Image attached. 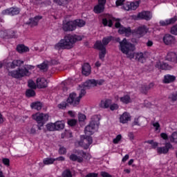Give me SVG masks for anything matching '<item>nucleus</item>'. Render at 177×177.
<instances>
[{"mask_svg": "<svg viewBox=\"0 0 177 177\" xmlns=\"http://www.w3.org/2000/svg\"><path fill=\"white\" fill-rule=\"evenodd\" d=\"M152 15L150 11H143L138 15V19H140L141 20H147L149 21L151 19Z\"/></svg>", "mask_w": 177, "mask_h": 177, "instance_id": "15", "label": "nucleus"}, {"mask_svg": "<svg viewBox=\"0 0 177 177\" xmlns=\"http://www.w3.org/2000/svg\"><path fill=\"white\" fill-rule=\"evenodd\" d=\"M55 3H57L59 6H64V5H67L70 0H53Z\"/></svg>", "mask_w": 177, "mask_h": 177, "instance_id": "41", "label": "nucleus"}, {"mask_svg": "<svg viewBox=\"0 0 177 177\" xmlns=\"http://www.w3.org/2000/svg\"><path fill=\"white\" fill-rule=\"evenodd\" d=\"M59 154H66L67 153V149L65 147H61L59 149Z\"/></svg>", "mask_w": 177, "mask_h": 177, "instance_id": "61", "label": "nucleus"}, {"mask_svg": "<svg viewBox=\"0 0 177 177\" xmlns=\"http://www.w3.org/2000/svg\"><path fill=\"white\" fill-rule=\"evenodd\" d=\"M100 118L99 115H95L91 117L90 123L85 127L84 132L86 135H93L96 127H99L100 124Z\"/></svg>", "mask_w": 177, "mask_h": 177, "instance_id": "4", "label": "nucleus"}, {"mask_svg": "<svg viewBox=\"0 0 177 177\" xmlns=\"http://www.w3.org/2000/svg\"><path fill=\"white\" fill-rule=\"evenodd\" d=\"M170 32L174 35H177V25H175L173 27H171Z\"/></svg>", "mask_w": 177, "mask_h": 177, "instance_id": "55", "label": "nucleus"}, {"mask_svg": "<svg viewBox=\"0 0 177 177\" xmlns=\"http://www.w3.org/2000/svg\"><path fill=\"white\" fill-rule=\"evenodd\" d=\"M126 49L127 50H125V48L123 47L122 50V53L126 55L127 59H130V60H132V59H136V60H138V62H141V63H143V61L145 60V54H143V53H135L136 49L135 45L127 44Z\"/></svg>", "mask_w": 177, "mask_h": 177, "instance_id": "2", "label": "nucleus"}, {"mask_svg": "<svg viewBox=\"0 0 177 177\" xmlns=\"http://www.w3.org/2000/svg\"><path fill=\"white\" fill-rule=\"evenodd\" d=\"M84 88L86 89H91V88H93V86H96V80L91 79L87 80L86 82L83 84Z\"/></svg>", "mask_w": 177, "mask_h": 177, "instance_id": "25", "label": "nucleus"}, {"mask_svg": "<svg viewBox=\"0 0 177 177\" xmlns=\"http://www.w3.org/2000/svg\"><path fill=\"white\" fill-rule=\"evenodd\" d=\"M93 142L92 137L86 136L79 141V145L86 150L87 149H89V146L92 145Z\"/></svg>", "mask_w": 177, "mask_h": 177, "instance_id": "8", "label": "nucleus"}, {"mask_svg": "<svg viewBox=\"0 0 177 177\" xmlns=\"http://www.w3.org/2000/svg\"><path fill=\"white\" fill-rule=\"evenodd\" d=\"M30 106L32 109H35V110L39 111L41 109H42V103L40 102H32L30 104Z\"/></svg>", "mask_w": 177, "mask_h": 177, "instance_id": "34", "label": "nucleus"}, {"mask_svg": "<svg viewBox=\"0 0 177 177\" xmlns=\"http://www.w3.org/2000/svg\"><path fill=\"white\" fill-rule=\"evenodd\" d=\"M62 30H64V31H74V30H75V24H74V21L63 22Z\"/></svg>", "mask_w": 177, "mask_h": 177, "instance_id": "11", "label": "nucleus"}, {"mask_svg": "<svg viewBox=\"0 0 177 177\" xmlns=\"http://www.w3.org/2000/svg\"><path fill=\"white\" fill-rule=\"evenodd\" d=\"M171 149H173L172 144L170 142H165L164 147H158L156 150L158 154H168V152Z\"/></svg>", "mask_w": 177, "mask_h": 177, "instance_id": "10", "label": "nucleus"}, {"mask_svg": "<svg viewBox=\"0 0 177 177\" xmlns=\"http://www.w3.org/2000/svg\"><path fill=\"white\" fill-rule=\"evenodd\" d=\"M163 41L165 45H171L175 42V37L167 34L163 37Z\"/></svg>", "mask_w": 177, "mask_h": 177, "instance_id": "21", "label": "nucleus"}, {"mask_svg": "<svg viewBox=\"0 0 177 177\" xmlns=\"http://www.w3.org/2000/svg\"><path fill=\"white\" fill-rule=\"evenodd\" d=\"M139 7V2L127 3L123 7L122 9L124 10H136Z\"/></svg>", "mask_w": 177, "mask_h": 177, "instance_id": "13", "label": "nucleus"}, {"mask_svg": "<svg viewBox=\"0 0 177 177\" xmlns=\"http://www.w3.org/2000/svg\"><path fill=\"white\" fill-rule=\"evenodd\" d=\"M48 131H56V126L55 123H48L46 124Z\"/></svg>", "mask_w": 177, "mask_h": 177, "instance_id": "44", "label": "nucleus"}, {"mask_svg": "<svg viewBox=\"0 0 177 177\" xmlns=\"http://www.w3.org/2000/svg\"><path fill=\"white\" fill-rule=\"evenodd\" d=\"M120 122L122 124H127L128 121H131V115L129 113L124 112L121 116H120Z\"/></svg>", "mask_w": 177, "mask_h": 177, "instance_id": "27", "label": "nucleus"}, {"mask_svg": "<svg viewBox=\"0 0 177 177\" xmlns=\"http://www.w3.org/2000/svg\"><path fill=\"white\" fill-rule=\"evenodd\" d=\"M66 102L67 103H69L71 106H73V107H77V106L80 105L81 100L80 97L77 96V93H71L69 94V96L66 100Z\"/></svg>", "mask_w": 177, "mask_h": 177, "instance_id": "7", "label": "nucleus"}, {"mask_svg": "<svg viewBox=\"0 0 177 177\" xmlns=\"http://www.w3.org/2000/svg\"><path fill=\"white\" fill-rule=\"evenodd\" d=\"M26 95L27 97H34L35 96V91L32 88L28 89L26 91Z\"/></svg>", "mask_w": 177, "mask_h": 177, "instance_id": "40", "label": "nucleus"}, {"mask_svg": "<svg viewBox=\"0 0 177 177\" xmlns=\"http://www.w3.org/2000/svg\"><path fill=\"white\" fill-rule=\"evenodd\" d=\"M77 153V155L74 153L70 155L69 159L71 161H77V162H79L80 164H81V162H84V158L86 157V152L84 151H78Z\"/></svg>", "mask_w": 177, "mask_h": 177, "instance_id": "6", "label": "nucleus"}, {"mask_svg": "<svg viewBox=\"0 0 177 177\" xmlns=\"http://www.w3.org/2000/svg\"><path fill=\"white\" fill-rule=\"evenodd\" d=\"M1 38H9V35L8 30H1L0 32Z\"/></svg>", "mask_w": 177, "mask_h": 177, "instance_id": "49", "label": "nucleus"}, {"mask_svg": "<svg viewBox=\"0 0 177 177\" xmlns=\"http://www.w3.org/2000/svg\"><path fill=\"white\" fill-rule=\"evenodd\" d=\"M136 32L137 34H138V35L143 37V35H145V34H147V28H146V26L139 27L137 29Z\"/></svg>", "mask_w": 177, "mask_h": 177, "instance_id": "32", "label": "nucleus"}, {"mask_svg": "<svg viewBox=\"0 0 177 177\" xmlns=\"http://www.w3.org/2000/svg\"><path fill=\"white\" fill-rule=\"evenodd\" d=\"M37 88L42 89V88H46L48 86V82L46 81V79H45L44 77L37 78Z\"/></svg>", "mask_w": 177, "mask_h": 177, "instance_id": "22", "label": "nucleus"}, {"mask_svg": "<svg viewBox=\"0 0 177 177\" xmlns=\"http://www.w3.org/2000/svg\"><path fill=\"white\" fill-rule=\"evenodd\" d=\"M120 102H122V103H124V104H128L129 103H131L132 100H131V97L127 95L120 97Z\"/></svg>", "mask_w": 177, "mask_h": 177, "instance_id": "37", "label": "nucleus"}, {"mask_svg": "<svg viewBox=\"0 0 177 177\" xmlns=\"http://www.w3.org/2000/svg\"><path fill=\"white\" fill-rule=\"evenodd\" d=\"M116 42H119V44H120L119 49L120 51H122V53L123 48L125 50H127V48L128 45H132V43L128 42V41L125 38L123 39L122 41H121V39H120V37H118V38H116Z\"/></svg>", "mask_w": 177, "mask_h": 177, "instance_id": "14", "label": "nucleus"}, {"mask_svg": "<svg viewBox=\"0 0 177 177\" xmlns=\"http://www.w3.org/2000/svg\"><path fill=\"white\" fill-rule=\"evenodd\" d=\"M104 83V80H95V86H97V85H103Z\"/></svg>", "mask_w": 177, "mask_h": 177, "instance_id": "63", "label": "nucleus"}, {"mask_svg": "<svg viewBox=\"0 0 177 177\" xmlns=\"http://www.w3.org/2000/svg\"><path fill=\"white\" fill-rule=\"evenodd\" d=\"M176 21H177V16H174L173 18H171L169 19H166L165 21H160L159 24L162 27H165L171 24H175V23H176Z\"/></svg>", "mask_w": 177, "mask_h": 177, "instance_id": "16", "label": "nucleus"}, {"mask_svg": "<svg viewBox=\"0 0 177 177\" xmlns=\"http://www.w3.org/2000/svg\"><path fill=\"white\" fill-rule=\"evenodd\" d=\"M110 110L111 111H114V110H118V104H113L110 106Z\"/></svg>", "mask_w": 177, "mask_h": 177, "instance_id": "59", "label": "nucleus"}, {"mask_svg": "<svg viewBox=\"0 0 177 177\" xmlns=\"http://www.w3.org/2000/svg\"><path fill=\"white\" fill-rule=\"evenodd\" d=\"M70 106V104L67 102H62L57 105L58 109L61 110H66L67 107Z\"/></svg>", "mask_w": 177, "mask_h": 177, "instance_id": "39", "label": "nucleus"}, {"mask_svg": "<svg viewBox=\"0 0 177 177\" xmlns=\"http://www.w3.org/2000/svg\"><path fill=\"white\" fill-rule=\"evenodd\" d=\"M85 95H86V90L85 88H82L80 91L78 97L81 100L82 97H84V96H85Z\"/></svg>", "mask_w": 177, "mask_h": 177, "instance_id": "54", "label": "nucleus"}, {"mask_svg": "<svg viewBox=\"0 0 177 177\" xmlns=\"http://www.w3.org/2000/svg\"><path fill=\"white\" fill-rule=\"evenodd\" d=\"M94 46L96 49H98V50H101L99 54V57L100 60H103L104 56H106V46H104L100 41H97Z\"/></svg>", "mask_w": 177, "mask_h": 177, "instance_id": "9", "label": "nucleus"}, {"mask_svg": "<svg viewBox=\"0 0 177 177\" xmlns=\"http://www.w3.org/2000/svg\"><path fill=\"white\" fill-rule=\"evenodd\" d=\"M79 121L83 122L85 121V119L86 118V116L82 113H80L78 115Z\"/></svg>", "mask_w": 177, "mask_h": 177, "instance_id": "58", "label": "nucleus"}, {"mask_svg": "<svg viewBox=\"0 0 177 177\" xmlns=\"http://www.w3.org/2000/svg\"><path fill=\"white\" fill-rule=\"evenodd\" d=\"M121 139H122V136H121V134H119L116 136L115 138L113 139V142L114 143V145H117L118 142L121 140Z\"/></svg>", "mask_w": 177, "mask_h": 177, "instance_id": "53", "label": "nucleus"}, {"mask_svg": "<svg viewBox=\"0 0 177 177\" xmlns=\"http://www.w3.org/2000/svg\"><path fill=\"white\" fill-rule=\"evenodd\" d=\"M110 104H111V100H105L101 101L100 106L102 109H109Z\"/></svg>", "mask_w": 177, "mask_h": 177, "instance_id": "31", "label": "nucleus"}, {"mask_svg": "<svg viewBox=\"0 0 177 177\" xmlns=\"http://www.w3.org/2000/svg\"><path fill=\"white\" fill-rule=\"evenodd\" d=\"M34 68V66L31 65H27L24 68H19L17 70L9 71L8 69V77H12V78H15L16 80H21L24 77H28L31 73L28 70Z\"/></svg>", "mask_w": 177, "mask_h": 177, "instance_id": "3", "label": "nucleus"}, {"mask_svg": "<svg viewBox=\"0 0 177 177\" xmlns=\"http://www.w3.org/2000/svg\"><path fill=\"white\" fill-rule=\"evenodd\" d=\"M32 120L37 122V128L41 131V128L45 125V123L49 120V115L45 113H35L32 115Z\"/></svg>", "mask_w": 177, "mask_h": 177, "instance_id": "5", "label": "nucleus"}, {"mask_svg": "<svg viewBox=\"0 0 177 177\" xmlns=\"http://www.w3.org/2000/svg\"><path fill=\"white\" fill-rule=\"evenodd\" d=\"M145 121H146V119H145V118L139 117L138 118L135 119L133 125H138L139 127H140V125H142V124H143Z\"/></svg>", "mask_w": 177, "mask_h": 177, "instance_id": "35", "label": "nucleus"}, {"mask_svg": "<svg viewBox=\"0 0 177 177\" xmlns=\"http://www.w3.org/2000/svg\"><path fill=\"white\" fill-rule=\"evenodd\" d=\"M169 99H170L172 102H176L177 100V92L174 94H171L169 95Z\"/></svg>", "mask_w": 177, "mask_h": 177, "instance_id": "56", "label": "nucleus"}, {"mask_svg": "<svg viewBox=\"0 0 177 177\" xmlns=\"http://www.w3.org/2000/svg\"><path fill=\"white\" fill-rule=\"evenodd\" d=\"M28 86L30 88V89H37V84H35V82L32 80L28 82Z\"/></svg>", "mask_w": 177, "mask_h": 177, "instance_id": "46", "label": "nucleus"}, {"mask_svg": "<svg viewBox=\"0 0 177 177\" xmlns=\"http://www.w3.org/2000/svg\"><path fill=\"white\" fill-rule=\"evenodd\" d=\"M169 139L171 143H177V132H174L169 137Z\"/></svg>", "mask_w": 177, "mask_h": 177, "instance_id": "42", "label": "nucleus"}, {"mask_svg": "<svg viewBox=\"0 0 177 177\" xmlns=\"http://www.w3.org/2000/svg\"><path fill=\"white\" fill-rule=\"evenodd\" d=\"M160 137L162 139H164V140H167V139H169V138H168V135L165 133H160Z\"/></svg>", "mask_w": 177, "mask_h": 177, "instance_id": "62", "label": "nucleus"}, {"mask_svg": "<svg viewBox=\"0 0 177 177\" xmlns=\"http://www.w3.org/2000/svg\"><path fill=\"white\" fill-rule=\"evenodd\" d=\"M118 32L119 34H125L126 35H129L131 34V28L120 26L118 30Z\"/></svg>", "mask_w": 177, "mask_h": 177, "instance_id": "29", "label": "nucleus"}, {"mask_svg": "<svg viewBox=\"0 0 177 177\" xmlns=\"http://www.w3.org/2000/svg\"><path fill=\"white\" fill-rule=\"evenodd\" d=\"M20 13V9L18 8H10L2 11V15H8L9 16H15Z\"/></svg>", "mask_w": 177, "mask_h": 177, "instance_id": "12", "label": "nucleus"}, {"mask_svg": "<svg viewBox=\"0 0 177 177\" xmlns=\"http://www.w3.org/2000/svg\"><path fill=\"white\" fill-rule=\"evenodd\" d=\"M124 2H125V0H117L115 2V5L117 7L122 6V5H124Z\"/></svg>", "mask_w": 177, "mask_h": 177, "instance_id": "60", "label": "nucleus"}, {"mask_svg": "<svg viewBox=\"0 0 177 177\" xmlns=\"http://www.w3.org/2000/svg\"><path fill=\"white\" fill-rule=\"evenodd\" d=\"M42 19L41 16H36L34 18H30L28 21L26 22V24L30 26V27H35L38 26V21Z\"/></svg>", "mask_w": 177, "mask_h": 177, "instance_id": "19", "label": "nucleus"}, {"mask_svg": "<svg viewBox=\"0 0 177 177\" xmlns=\"http://www.w3.org/2000/svg\"><path fill=\"white\" fill-rule=\"evenodd\" d=\"M77 41H82V37L78 35H67L63 39L55 45V49L60 50L62 49H73Z\"/></svg>", "mask_w": 177, "mask_h": 177, "instance_id": "1", "label": "nucleus"}, {"mask_svg": "<svg viewBox=\"0 0 177 177\" xmlns=\"http://www.w3.org/2000/svg\"><path fill=\"white\" fill-rule=\"evenodd\" d=\"M21 64H24V62L20 59H15L12 62L8 63V68H16V67H20Z\"/></svg>", "mask_w": 177, "mask_h": 177, "instance_id": "18", "label": "nucleus"}, {"mask_svg": "<svg viewBox=\"0 0 177 177\" xmlns=\"http://www.w3.org/2000/svg\"><path fill=\"white\" fill-rule=\"evenodd\" d=\"M63 177H73V174H71V171L70 169H66L62 173Z\"/></svg>", "mask_w": 177, "mask_h": 177, "instance_id": "47", "label": "nucleus"}, {"mask_svg": "<svg viewBox=\"0 0 177 177\" xmlns=\"http://www.w3.org/2000/svg\"><path fill=\"white\" fill-rule=\"evenodd\" d=\"M156 68H159V70H171L172 68L171 66H169L167 63L157 62L156 64Z\"/></svg>", "mask_w": 177, "mask_h": 177, "instance_id": "26", "label": "nucleus"}, {"mask_svg": "<svg viewBox=\"0 0 177 177\" xmlns=\"http://www.w3.org/2000/svg\"><path fill=\"white\" fill-rule=\"evenodd\" d=\"M113 39V37L111 36H109V37H104L102 39V45L104 46H106V45H109V44L110 43V41H111V39Z\"/></svg>", "mask_w": 177, "mask_h": 177, "instance_id": "43", "label": "nucleus"}, {"mask_svg": "<svg viewBox=\"0 0 177 177\" xmlns=\"http://www.w3.org/2000/svg\"><path fill=\"white\" fill-rule=\"evenodd\" d=\"M148 91H149V86H147V85L144 84L141 86L140 92L142 93H144V95H147Z\"/></svg>", "mask_w": 177, "mask_h": 177, "instance_id": "45", "label": "nucleus"}, {"mask_svg": "<svg viewBox=\"0 0 177 177\" xmlns=\"http://www.w3.org/2000/svg\"><path fill=\"white\" fill-rule=\"evenodd\" d=\"M175 81H176V77L172 75H166L162 80L163 84H171V82H175Z\"/></svg>", "mask_w": 177, "mask_h": 177, "instance_id": "24", "label": "nucleus"}, {"mask_svg": "<svg viewBox=\"0 0 177 177\" xmlns=\"http://www.w3.org/2000/svg\"><path fill=\"white\" fill-rule=\"evenodd\" d=\"M91 65L89 64L86 63L84 64V65L82 67V73L83 75H85V77H88V75H91Z\"/></svg>", "mask_w": 177, "mask_h": 177, "instance_id": "23", "label": "nucleus"}, {"mask_svg": "<svg viewBox=\"0 0 177 177\" xmlns=\"http://www.w3.org/2000/svg\"><path fill=\"white\" fill-rule=\"evenodd\" d=\"M2 161L3 164H4V165H6V167H9L10 165V160H9V158H3Z\"/></svg>", "mask_w": 177, "mask_h": 177, "instance_id": "57", "label": "nucleus"}, {"mask_svg": "<svg viewBox=\"0 0 177 177\" xmlns=\"http://www.w3.org/2000/svg\"><path fill=\"white\" fill-rule=\"evenodd\" d=\"M8 32V38H17V35H16V32L15 30H9Z\"/></svg>", "mask_w": 177, "mask_h": 177, "instance_id": "48", "label": "nucleus"}, {"mask_svg": "<svg viewBox=\"0 0 177 177\" xmlns=\"http://www.w3.org/2000/svg\"><path fill=\"white\" fill-rule=\"evenodd\" d=\"M152 125L155 128V131H158V132L161 131L160 123L158 122H152Z\"/></svg>", "mask_w": 177, "mask_h": 177, "instance_id": "50", "label": "nucleus"}, {"mask_svg": "<svg viewBox=\"0 0 177 177\" xmlns=\"http://www.w3.org/2000/svg\"><path fill=\"white\" fill-rule=\"evenodd\" d=\"M100 174L102 177H112L111 175L106 171H102Z\"/></svg>", "mask_w": 177, "mask_h": 177, "instance_id": "64", "label": "nucleus"}, {"mask_svg": "<svg viewBox=\"0 0 177 177\" xmlns=\"http://www.w3.org/2000/svg\"><path fill=\"white\" fill-rule=\"evenodd\" d=\"M55 131H60V129H64V123L62 121H57L55 122Z\"/></svg>", "mask_w": 177, "mask_h": 177, "instance_id": "36", "label": "nucleus"}, {"mask_svg": "<svg viewBox=\"0 0 177 177\" xmlns=\"http://www.w3.org/2000/svg\"><path fill=\"white\" fill-rule=\"evenodd\" d=\"M17 50L19 52V53H24L26 52H28L30 49L28 47L24 46V44H21L17 46Z\"/></svg>", "mask_w": 177, "mask_h": 177, "instance_id": "30", "label": "nucleus"}, {"mask_svg": "<svg viewBox=\"0 0 177 177\" xmlns=\"http://www.w3.org/2000/svg\"><path fill=\"white\" fill-rule=\"evenodd\" d=\"M77 120L75 119H71L69 120H68V125H69L70 127H75L77 125Z\"/></svg>", "mask_w": 177, "mask_h": 177, "instance_id": "51", "label": "nucleus"}, {"mask_svg": "<svg viewBox=\"0 0 177 177\" xmlns=\"http://www.w3.org/2000/svg\"><path fill=\"white\" fill-rule=\"evenodd\" d=\"M37 67L40 68V70H44V71H48V64L45 63H42L40 65H38Z\"/></svg>", "mask_w": 177, "mask_h": 177, "instance_id": "52", "label": "nucleus"}, {"mask_svg": "<svg viewBox=\"0 0 177 177\" xmlns=\"http://www.w3.org/2000/svg\"><path fill=\"white\" fill-rule=\"evenodd\" d=\"M115 20V18L113 17L111 15H108L106 18L102 19V24L106 27H111L113 26V21Z\"/></svg>", "mask_w": 177, "mask_h": 177, "instance_id": "17", "label": "nucleus"}, {"mask_svg": "<svg viewBox=\"0 0 177 177\" xmlns=\"http://www.w3.org/2000/svg\"><path fill=\"white\" fill-rule=\"evenodd\" d=\"M56 161V159L53 158H46L43 160V163H39L40 167H44V165H50Z\"/></svg>", "mask_w": 177, "mask_h": 177, "instance_id": "28", "label": "nucleus"}, {"mask_svg": "<svg viewBox=\"0 0 177 177\" xmlns=\"http://www.w3.org/2000/svg\"><path fill=\"white\" fill-rule=\"evenodd\" d=\"M166 60L168 62H172L177 64V54L174 52H169L165 57Z\"/></svg>", "mask_w": 177, "mask_h": 177, "instance_id": "20", "label": "nucleus"}, {"mask_svg": "<svg viewBox=\"0 0 177 177\" xmlns=\"http://www.w3.org/2000/svg\"><path fill=\"white\" fill-rule=\"evenodd\" d=\"M73 22H74L75 28H77V27H84V26H85L86 24L85 21L82 19H75L73 21Z\"/></svg>", "mask_w": 177, "mask_h": 177, "instance_id": "33", "label": "nucleus"}, {"mask_svg": "<svg viewBox=\"0 0 177 177\" xmlns=\"http://www.w3.org/2000/svg\"><path fill=\"white\" fill-rule=\"evenodd\" d=\"M104 10V5L99 4L94 7V12L95 13H102Z\"/></svg>", "mask_w": 177, "mask_h": 177, "instance_id": "38", "label": "nucleus"}]
</instances>
